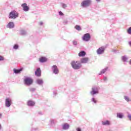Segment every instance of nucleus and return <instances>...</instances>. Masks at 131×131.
Wrapping results in <instances>:
<instances>
[{
	"label": "nucleus",
	"mask_w": 131,
	"mask_h": 131,
	"mask_svg": "<svg viewBox=\"0 0 131 131\" xmlns=\"http://www.w3.org/2000/svg\"><path fill=\"white\" fill-rule=\"evenodd\" d=\"M7 28H9L10 29H12L15 27V24L13 21L9 22L8 25L6 26Z\"/></svg>",
	"instance_id": "6e6552de"
},
{
	"label": "nucleus",
	"mask_w": 131,
	"mask_h": 131,
	"mask_svg": "<svg viewBox=\"0 0 131 131\" xmlns=\"http://www.w3.org/2000/svg\"><path fill=\"white\" fill-rule=\"evenodd\" d=\"M97 93H98V91L97 88H92V91L91 92L92 95H95V94H97Z\"/></svg>",
	"instance_id": "f3484780"
},
{
	"label": "nucleus",
	"mask_w": 131,
	"mask_h": 131,
	"mask_svg": "<svg viewBox=\"0 0 131 131\" xmlns=\"http://www.w3.org/2000/svg\"><path fill=\"white\" fill-rule=\"evenodd\" d=\"M0 129H2V124H0Z\"/></svg>",
	"instance_id": "a19ab883"
},
{
	"label": "nucleus",
	"mask_w": 131,
	"mask_h": 131,
	"mask_svg": "<svg viewBox=\"0 0 131 131\" xmlns=\"http://www.w3.org/2000/svg\"><path fill=\"white\" fill-rule=\"evenodd\" d=\"M104 50L105 48H104V47H100L99 48H98V49H97V53L98 54H102V53H103Z\"/></svg>",
	"instance_id": "f8f14e48"
},
{
	"label": "nucleus",
	"mask_w": 131,
	"mask_h": 131,
	"mask_svg": "<svg viewBox=\"0 0 131 131\" xmlns=\"http://www.w3.org/2000/svg\"><path fill=\"white\" fill-rule=\"evenodd\" d=\"M23 70V69L20 68L19 69H14L13 71L15 73V74H18L19 73H20L21 71Z\"/></svg>",
	"instance_id": "dca6fc26"
},
{
	"label": "nucleus",
	"mask_w": 131,
	"mask_h": 131,
	"mask_svg": "<svg viewBox=\"0 0 131 131\" xmlns=\"http://www.w3.org/2000/svg\"><path fill=\"white\" fill-rule=\"evenodd\" d=\"M128 117L129 120L131 121V115H130V114H129V115H128Z\"/></svg>",
	"instance_id": "f704fd0d"
},
{
	"label": "nucleus",
	"mask_w": 131,
	"mask_h": 131,
	"mask_svg": "<svg viewBox=\"0 0 131 131\" xmlns=\"http://www.w3.org/2000/svg\"><path fill=\"white\" fill-rule=\"evenodd\" d=\"M59 14L60 16H63V15H64L63 12H62V11H59Z\"/></svg>",
	"instance_id": "c756f323"
},
{
	"label": "nucleus",
	"mask_w": 131,
	"mask_h": 131,
	"mask_svg": "<svg viewBox=\"0 0 131 131\" xmlns=\"http://www.w3.org/2000/svg\"><path fill=\"white\" fill-rule=\"evenodd\" d=\"M36 90V89L33 88H31L29 89L30 92H31L32 93H33V92H35Z\"/></svg>",
	"instance_id": "393cba45"
},
{
	"label": "nucleus",
	"mask_w": 131,
	"mask_h": 131,
	"mask_svg": "<svg viewBox=\"0 0 131 131\" xmlns=\"http://www.w3.org/2000/svg\"><path fill=\"white\" fill-rule=\"evenodd\" d=\"M85 55H86V52H85V51H80L79 53H78V56H85Z\"/></svg>",
	"instance_id": "aec40b11"
},
{
	"label": "nucleus",
	"mask_w": 131,
	"mask_h": 131,
	"mask_svg": "<svg viewBox=\"0 0 131 131\" xmlns=\"http://www.w3.org/2000/svg\"><path fill=\"white\" fill-rule=\"evenodd\" d=\"M100 1H101V0H96V2H100Z\"/></svg>",
	"instance_id": "79ce46f5"
},
{
	"label": "nucleus",
	"mask_w": 131,
	"mask_h": 131,
	"mask_svg": "<svg viewBox=\"0 0 131 131\" xmlns=\"http://www.w3.org/2000/svg\"><path fill=\"white\" fill-rule=\"evenodd\" d=\"M130 64H131V59H130Z\"/></svg>",
	"instance_id": "c03bdc74"
},
{
	"label": "nucleus",
	"mask_w": 131,
	"mask_h": 131,
	"mask_svg": "<svg viewBox=\"0 0 131 131\" xmlns=\"http://www.w3.org/2000/svg\"><path fill=\"white\" fill-rule=\"evenodd\" d=\"M92 101H93L94 103H97V101H96V99H95V98H92Z\"/></svg>",
	"instance_id": "2f4dec72"
},
{
	"label": "nucleus",
	"mask_w": 131,
	"mask_h": 131,
	"mask_svg": "<svg viewBox=\"0 0 131 131\" xmlns=\"http://www.w3.org/2000/svg\"><path fill=\"white\" fill-rule=\"evenodd\" d=\"M106 71H107V69H104V70H102L101 71V72H100L99 73V75H102V74H105V73H106Z\"/></svg>",
	"instance_id": "5701e85b"
},
{
	"label": "nucleus",
	"mask_w": 131,
	"mask_h": 131,
	"mask_svg": "<svg viewBox=\"0 0 131 131\" xmlns=\"http://www.w3.org/2000/svg\"><path fill=\"white\" fill-rule=\"evenodd\" d=\"M0 61H4V57L0 55Z\"/></svg>",
	"instance_id": "7c9ffc66"
},
{
	"label": "nucleus",
	"mask_w": 131,
	"mask_h": 131,
	"mask_svg": "<svg viewBox=\"0 0 131 131\" xmlns=\"http://www.w3.org/2000/svg\"><path fill=\"white\" fill-rule=\"evenodd\" d=\"M38 113L39 114H40V115L42 114V112H39Z\"/></svg>",
	"instance_id": "4c0bfd02"
},
{
	"label": "nucleus",
	"mask_w": 131,
	"mask_h": 131,
	"mask_svg": "<svg viewBox=\"0 0 131 131\" xmlns=\"http://www.w3.org/2000/svg\"><path fill=\"white\" fill-rule=\"evenodd\" d=\"M2 116H3V114L0 113V118H2Z\"/></svg>",
	"instance_id": "58836bf2"
},
{
	"label": "nucleus",
	"mask_w": 131,
	"mask_h": 131,
	"mask_svg": "<svg viewBox=\"0 0 131 131\" xmlns=\"http://www.w3.org/2000/svg\"><path fill=\"white\" fill-rule=\"evenodd\" d=\"M24 82L26 85H31L33 83V80L29 77H25Z\"/></svg>",
	"instance_id": "f03ea898"
},
{
	"label": "nucleus",
	"mask_w": 131,
	"mask_h": 131,
	"mask_svg": "<svg viewBox=\"0 0 131 131\" xmlns=\"http://www.w3.org/2000/svg\"><path fill=\"white\" fill-rule=\"evenodd\" d=\"M107 77H105L104 78V81H107Z\"/></svg>",
	"instance_id": "e433bc0d"
},
{
	"label": "nucleus",
	"mask_w": 131,
	"mask_h": 131,
	"mask_svg": "<svg viewBox=\"0 0 131 131\" xmlns=\"http://www.w3.org/2000/svg\"><path fill=\"white\" fill-rule=\"evenodd\" d=\"M117 116L119 117V118H122L123 115L121 114V113H118L117 114Z\"/></svg>",
	"instance_id": "a878e982"
},
{
	"label": "nucleus",
	"mask_w": 131,
	"mask_h": 131,
	"mask_svg": "<svg viewBox=\"0 0 131 131\" xmlns=\"http://www.w3.org/2000/svg\"><path fill=\"white\" fill-rule=\"evenodd\" d=\"M91 4V1L90 0H85L82 2L81 3V5L83 7H89L90 5Z\"/></svg>",
	"instance_id": "39448f33"
},
{
	"label": "nucleus",
	"mask_w": 131,
	"mask_h": 131,
	"mask_svg": "<svg viewBox=\"0 0 131 131\" xmlns=\"http://www.w3.org/2000/svg\"><path fill=\"white\" fill-rule=\"evenodd\" d=\"M14 50H18L19 49V46L17 44H15L13 46Z\"/></svg>",
	"instance_id": "b1692460"
},
{
	"label": "nucleus",
	"mask_w": 131,
	"mask_h": 131,
	"mask_svg": "<svg viewBox=\"0 0 131 131\" xmlns=\"http://www.w3.org/2000/svg\"><path fill=\"white\" fill-rule=\"evenodd\" d=\"M71 64L74 70H79L82 67L79 61H72Z\"/></svg>",
	"instance_id": "f257e3e1"
},
{
	"label": "nucleus",
	"mask_w": 131,
	"mask_h": 131,
	"mask_svg": "<svg viewBox=\"0 0 131 131\" xmlns=\"http://www.w3.org/2000/svg\"><path fill=\"white\" fill-rule=\"evenodd\" d=\"M77 131H81V128H80L79 127H78V128L77 129Z\"/></svg>",
	"instance_id": "c9c22d12"
},
{
	"label": "nucleus",
	"mask_w": 131,
	"mask_h": 131,
	"mask_svg": "<svg viewBox=\"0 0 131 131\" xmlns=\"http://www.w3.org/2000/svg\"><path fill=\"white\" fill-rule=\"evenodd\" d=\"M35 75L38 76V77L41 76V70H40V68H38L37 69L35 72Z\"/></svg>",
	"instance_id": "0eeeda50"
},
{
	"label": "nucleus",
	"mask_w": 131,
	"mask_h": 131,
	"mask_svg": "<svg viewBox=\"0 0 131 131\" xmlns=\"http://www.w3.org/2000/svg\"><path fill=\"white\" fill-rule=\"evenodd\" d=\"M27 105L30 107H33L35 105V102L32 100H29L28 101Z\"/></svg>",
	"instance_id": "2eb2a0df"
},
{
	"label": "nucleus",
	"mask_w": 131,
	"mask_h": 131,
	"mask_svg": "<svg viewBox=\"0 0 131 131\" xmlns=\"http://www.w3.org/2000/svg\"><path fill=\"white\" fill-rule=\"evenodd\" d=\"M52 69L54 74H58L59 70L56 66H53Z\"/></svg>",
	"instance_id": "4468645a"
},
{
	"label": "nucleus",
	"mask_w": 131,
	"mask_h": 131,
	"mask_svg": "<svg viewBox=\"0 0 131 131\" xmlns=\"http://www.w3.org/2000/svg\"><path fill=\"white\" fill-rule=\"evenodd\" d=\"M77 43V42L76 41H75L74 42V44L76 45Z\"/></svg>",
	"instance_id": "ea45409f"
},
{
	"label": "nucleus",
	"mask_w": 131,
	"mask_h": 131,
	"mask_svg": "<svg viewBox=\"0 0 131 131\" xmlns=\"http://www.w3.org/2000/svg\"><path fill=\"white\" fill-rule=\"evenodd\" d=\"M122 59L124 61H126L127 59V58L125 56H123Z\"/></svg>",
	"instance_id": "c85d7f7f"
},
{
	"label": "nucleus",
	"mask_w": 131,
	"mask_h": 131,
	"mask_svg": "<svg viewBox=\"0 0 131 131\" xmlns=\"http://www.w3.org/2000/svg\"><path fill=\"white\" fill-rule=\"evenodd\" d=\"M39 25H40V26L43 25V23L42 21H40L39 23Z\"/></svg>",
	"instance_id": "72a5a7b5"
},
{
	"label": "nucleus",
	"mask_w": 131,
	"mask_h": 131,
	"mask_svg": "<svg viewBox=\"0 0 131 131\" xmlns=\"http://www.w3.org/2000/svg\"><path fill=\"white\" fill-rule=\"evenodd\" d=\"M89 60V58L88 57H82L80 59L81 63H87Z\"/></svg>",
	"instance_id": "9b49d317"
},
{
	"label": "nucleus",
	"mask_w": 131,
	"mask_h": 131,
	"mask_svg": "<svg viewBox=\"0 0 131 131\" xmlns=\"http://www.w3.org/2000/svg\"><path fill=\"white\" fill-rule=\"evenodd\" d=\"M91 38V37L90 34L89 33H86L83 36L82 40L84 41H88L90 40Z\"/></svg>",
	"instance_id": "20e7f679"
},
{
	"label": "nucleus",
	"mask_w": 131,
	"mask_h": 131,
	"mask_svg": "<svg viewBox=\"0 0 131 131\" xmlns=\"http://www.w3.org/2000/svg\"><path fill=\"white\" fill-rule=\"evenodd\" d=\"M22 8H23V10L25 12H28L29 11V7L27 6V4L24 3L21 5Z\"/></svg>",
	"instance_id": "9d476101"
},
{
	"label": "nucleus",
	"mask_w": 131,
	"mask_h": 131,
	"mask_svg": "<svg viewBox=\"0 0 131 131\" xmlns=\"http://www.w3.org/2000/svg\"><path fill=\"white\" fill-rule=\"evenodd\" d=\"M102 124L103 125H110L111 124V122L109 120H106L105 121H102Z\"/></svg>",
	"instance_id": "a211bd4d"
},
{
	"label": "nucleus",
	"mask_w": 131,
	"mask_h": 131,
	"mask_svg": "<svg viewBox=\"0 0 131 131\" xmlns=\"http://www.w3.org/2000/svg\"><path fill=\"white\" fill-rule=\"evenodd\" d=\"M129 44L131 46V41L129 42Z\"/></svg>",
	"instance_id": "37998d69"
},
{
	"label": "nucleus",
	"mask_w": 131,
	"mask_h": 131,
	"mask_svg": "<svg viewBox=\"0 0 131 131\" xmlns=\"http://www.w3.org/2000/svg\"><path fill=\"white\" fill-rule=\"evenodd\" d=\"M36 83L38 84V85L42 86L43 85V80L42 79H37L36 80Z\"/></svg>",
	"instance_id": "1a4fd4ad"
},
{
	"label": "nucleus",
	"mask_w": 131,
	"mask_h": 131,
	"mask_svg": "<svg viewBox=\"0 0 131 131\" xmlns=\"http://www.w3.org/2000/svg\"><path fill=\"white\" fill-rule=\"evenodd\" d=\"M20 35H26V34H27V32H26L25 30H21L20 31Z\"/></svg>",
	"instance_id": "6ab92c4d"
},
{
	"label": "nucleus",
	"mask_w": 131,
	"mask_h": 131,
	"mask_svg": "<svg viewBox=\"0 0 131 131\" xmlns=\"http://www.w3.org/2000/svg\"><path fill=\"white\" fill-rule=\"evenodd\" d=\"M62 7L63 9H66V8H67V5L66 4H62Z\"/></svg>",
	"instance_id": "cd10ccee"
},
{
	"label": "nucleus",
	"mask_w": 131,
	"mask_h": 131,
	"mask_svg": "<svg viewBox=\"0 0 131 131\" xmlns=\"http://www.w3.org/2000/svg\"><path fill=\"white\" fill-rule=\"evenodd\" d=\"M48 61V58L45 57H41L40 58H39V62L40 63H46Z\"/></svg>",
	"instance_id": "ddd939ff"
},
{
	"label": "nucleus",
	"mask_w": 131,
	"mask_h": 131,
	"mask_svg": "<svg viewBox=\"0 0 131 131\" xmlns=\"http://www.w3.org/2000/svg\"><path fill=\"white\" fill-rule=\"evenodd\" d=\"M19 16V13L16 12V11H11L9 13V19H16Z\"/></svg>",
	"instance_id": "7ed1b4c3"
},
{
	"label": "nucleus",
	"mask_w": 131,
	"mask_h": 131,
	"mask_svg": "<svg viewBox=\"0 0 131 131\" xmlns=\"http://www.w3.org/2000/svg\"><path fill=\"white\" fill-rule=\"evenodd\" d=\"M124 98H125V100H126V101H129V98H128V97L125 96Z\"/></svg>",
	"instance_id": "473e14b6"
},
{
	"label": "nucleus",
	"mask_w": 131,
	"mask_h": 131,
	"mask_svg": "<svg viewBox=\"0 0 131 131\" xmlns=\"http://www.w3.org/2000/svg\"><path fill=\"white\" fill-rule=\"evenodd\" d=\"M127 31V33H128V34H131V27H130L129 28H128Z\"/></svg>",
	"instance_id": "bb28decb"
},
{
	"label": "nucleus",
	"mask_w": 131,
	"mask_h": 131,
	"mask_svg": "<svg viewBox=\"0 0 131 131\" xmlns=\"http://www.w3.org/2000/svg\"><path fill=\"white\" fill-rule=\"evenodd\" d=\"M75 28V29H76V30H78V31H81L82 30V28L80 27V26H79L78 25H76Z\"/></svg>",
	"instance_id": "4be33fe9"
},
{
	"label": "nucleus",
	"mask_w": 131,
	"mask_h": 131,
	"mask_svg": "<svg viewBox=\"0 0 131 131\" xmlns=\"http://www.w3.org/2000/svg\"><path fill=\"white\" fill-rule=\"evenodd\" d=\"M11 105H12V99H11V98H6L5 100L6 107H7V108H9V107L11 106Z\"/></svg>",
	"instance_id": "423d86ee"
},
{
	"label": "nucleus",
	"mask_w": 131,
	"mask_h": 131,
	"mask_svg": "<svg viewBox=\"0 0 131 131\" xmlns=\"http://www.w3.org/2000/svg\"><path fill=\"white\" fill-rule=\"evenodd\" d=\"M69 124H68V123H65L63 125V129H68V128H69Z\"/></svg>",
	"instance_id": "412c9836"
}]
</instances>
